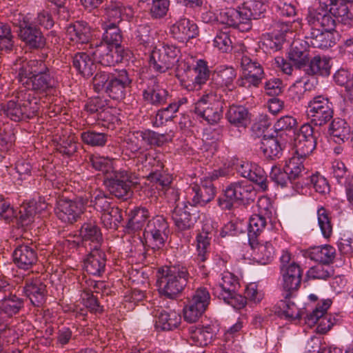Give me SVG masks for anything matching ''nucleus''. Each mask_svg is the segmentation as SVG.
<instances>
[{
  "label": "nucleus",
  "mask_w": 353,
  "mask_h": 353,
  "mask_svg": "<svg viewBox=\"0 0 353 353\" xmlns=\"http://www.w3.org/2000/svg\"><path fill=\"white\" fill-rule=\"evenodd\" d=\"M17 79L26 90L37 95L52 94L59 85L55 71L41 60H26L19 58L14 63Z\"/></svg>",
  "instance_id": "f257e3e1"
},
{
  "label": "nucleus",
  "mask_w": 353,
  "mask_h": 353,
  "mask_svg": "<svg viewBox=\"0 0 353 353\" xmlns=\"http://www.w3.org/2000/svg\"><path fill=\"white\" fill-rule=\"evenodd\" d=\"M158 273L159 292L170 299H176L183 292L190 279L187 268L179 264L164 266Z\"/></svg>",
  "instance_id": "f03ea898"
},
{
  "label": "nucleus",
  "mask_w": 353,
  "mask_h": 353,
  "mask_svg": "<svg viewBox=\"0 0 353 353\" xmlns=\"http://www.w3.org/2000/svg\"><path fill=\"white\" fill-rule=\"evenodd\" d=\"M30 90H21L15 97L3 106L4 114L11 120L19 121L34 117L40 109V97Z\"/></svg>",
  "instance_id": "7ed1b4c3"
},
{
  "label": "nucleus",
  "mask_w": 353,
  "mask_h": 353,
  "mask_svg": "<svg viewBox=\"0 0 353 353\" xmlns=\"http://www.w3.org/2000/svg\"><path fill=\"white\" fill-rule=\"evenodd\" d=\"M180 50L174 45L165 44L161 48H154L149 58L150 68L159 73H164L175 65Z\"/></svg>",
  "instance_id": "20e7f679"
},
{
  "label": "nucleus",
  "mask_w": 353,
  "mask_h": 353,
  "mask_svg": "<svg viewBox=\"0 0 353 353\" xmlns=\"http://www.w3.org/2000/svg\"><path fill=\"white\" fill-rule=\"evenodd\" d=\"M254 196V188L249 181L234 182L226 187L223 196L219 199V205L223 209L230 210L234 203L252 200Z\"/></svg>",
  "instance_id": "39448f33"
},
{
  "label": "nucleus",
  "mask_w": 353,
  "mask_h": 353,
  "mask_svg": "<svg viewBox=\"0 0 353 353\" xmlns=\"http://www.w3.org/2000/svg\"><path fill=\"white\" fill-rule=\"evenodd\" d=\"M136 177L130 172L125 170H117L108 175L104 183L110 193L118 199H128L132 195L131 186L137 183L134 181Z\"/></svg>",
  "instance_id": "423d86ee"
},
{
  "label": "nucleus",
  "mask_w": 353,
  "mask_h": 353,
  "mask_svg": "<svg viewBox=\"0 0 353 353\" xmlns=\"http://www.w3.org/2000/svg\"><path fill=\"white\" fill-rule=\"evenodd\" d=\"M194 112L210 125L218 123L223 115L221 103L212 92L203 94L194 103Z\"/></svg>",
  "instance_id": "0eeeda50"
},
{
  "label": "nucleus",
  "mask_w": 353,
  "mask_h": 353,
  "mask_svg": "<svg viewBox=\"0 0 353 353\" xmlns=\"http://www.w3.org/2000/svg\"><path fill=\"white\" fill-rule=\"evenodd\" d=\"M241 67L243 75L237 81L238 85L247 88L258 87L264 76L262 65L250 57L243 55L241 59Z\"/></svg>",
  "instance_id": "6e6552de"
},
{
  "label": "nucleus",
  "mask_w": 353,
  "mask_h": 353,
  "mask_svg": "<svg viewBox=\"0 0 353 353\" xmlns=\"http://www.w3.org/2000/svg\"><path fill=\"white\" fill-rule=\"evenodd\" d=\"M307 115L316 125H323L333 117L332 103L322 95L314 97L307 105Z\"/></svg>",
  "instance_id": "1a4fd4ad"
},
{
  "label": "nucleus",
  "mask_w": 353,
  "mask_h": 353,
  "mask_svg": "<svg viewBox=\"0 0 353 353\" xmlns=\"http://www.w3.org/2000/svg\"><path fill=\"white\" fill-rule=\"evenodd\" d=\"M85 209L82 199L74 200L61 199L54 209L57 218L65 223L72 224L77 222Z\"/></svg>",
  "instance_id": "9d476101"
},
{
  "label": "nucleus",
  "mask_w": 353,
  "mask_h": 353,
  "mask_svg": "<svg viewBox=\"0 0 353 353\" xmlns=\"http://www.w3.org/2000/svg\"><path fill=\"white\" fill-rule=\"evenodd\" d=\"M316 145V139L313 127L309 123L302 125L294 138V154L306 158L314 151Z\"/></svg>",
  "instance_id": "9b49d317"
},
{
  "label": "nucleus",
  "mask_w": 353,
  "mask_h": 353,
  "mask_svg": "<svg viewBox=\"0 0 353 353\" xmlns=\"http://www.w3.org/2000/svg\"><path fill=\"white\" fill-rule=\"evenodd\" d=\"M332 300L330 299L323 300L319 303L315 309L305 318V323L310 327L318 323L316 330L318 332L326 333L332 326L331 317L326 315L327 310L332 305Z\"/></svg>",
  "instance_id": "f8f14e48"
},
{
  "label": "nucleus",
  "mask_w": 353,
  "mask_h": 353,
  "mask_svg": "<svg viewBox=\"0 0 353 353\" xmlns=\"http://www.w3.org/2000/svg\"><path fill=\"white\" fill-rule=\"evenodd\" d=\"M122 51V49L110 47L107 43L96 44L94 47L90 45V53L93 59L95 61L106 67L113 66L116 63L121 62Z\"/></svg>",
  "instance_id": "ddd939ff"
},
{
  "label": "nucleus",
  "mask_w": 353,
  "mask_h": 353,
  "mask_svg": "<svg viewBox=\"0 0 353 353\" xmlns=\"http://www.w3.org/2000/svg\"><path fill=\"white\" fill-rule=\"evenodd\" d=\"M18 35L31 49H40L46 46V39L39 28L32 22L23 19L19 23Z\"/></svg>",
  "instance_id": "4468645a"
},
{
  "label": "nucleus",
  "mask_w": 353,
  "mask_h": 353,
  "mask_svg": "<svg viewBox=\"0 0 353 353\" xmlns=\"http://www.w3.org/2000/svg\"><path fill=\"white\" fill-rule=\"evenodd\" d=\"M132 79L125 70H114L112 72V78L105 87V92L114 100L125 98L127 88L130 87Z\"/></svg>",
  "instance_id": "2eb2a0df"
},
{
  "label": "nucleus",
  "mask_w": 353,
  "mask_h": 353,
  "mask_svg": "<svg viewBox=\"0 0 353 353\" xmlns=\"http://www.w3.org/2000/svg\"><path fill=\"white\" fill-rule=\"evenodd\" d=\"M13 261L21 270L31 271L38 262V254L36 246L28 244L19 245L12 253Z\"/></svg>",
  "instance_id": "dca6fc26"
},
{
  "label": "nucleus",
  "mask_w": 353,
  "mask_h": 353,
  "mask_svg": "<svg viewBox=\"0 0 353 353\" xmlns=\"http://www.w3.org/2000/svg\"><path fill=\"white\" fill-rule=\"evenodd\" d=\"M281 273L283 278L282 296L284 299L290 298L293 293L300 288L302 270L297 263L292 262L291 266L283 268Z\"/></svg>",
  "instance_id": "f3484780"
},
{
  "label": "nucleus",
  "mask_w": 353,
  "mask_h": 353,
  "mask_svg": "<svg viewBox=\"0 0 353 353\" xmlns=\"http://www.w3.org/2000/svg\"><path fill=\"white\" fill-rule=\"evenodd\" d=\"M23 293L32 305L41 307L46 300V285L38 277H27L25 279Z\"/></svg>",
  "instance_id": "a211bd4d"
},
{
  "label": "nucleus",
  "mask_w": 353,
  "mask_h": 353,
  "mask_svg": "<svg viewBox=\"0 0 353 353\" xmlns=\"http://www.w3.org/2000/svg\"><path fill=\"white\" fill-rule=\"evenodd\" d=\"M168 224L163 216H157L150 220L145 228L147 237H151L154 246L159 248L164 245L168 238Z\"/></svg>",
  "instance_id": "6ab92c4d"
},
{
  "label": "nucleus",
  "mask_w": 353,
  "mask_h": 353,
  "mask_svg": "<svg viewBox=\"0 0 353 353\" xmlns=\"http://www.w3.org/2000/svg\"><path fill=\"white\" fill-rule=\"evenodd\" d=\"M189 191L193 205H205L214 198L216 194L215 188L210 180L201 181L200 184L192 185Z\"/></svg>",
  "instance_id": "aec40b11"
},
{
  "label": "nucleus",
  "mask_w": 353,
  "mask_h": 353,
  "mask_svg": "<svg viewBox=\"0 0 353 353\" xmlns=\"http://www.w3.org/2000/svg\"><path fill=\"white\" fill-rule=\"evenodd\" d=\"M240 8L241 15H243V21H244V26L241 28L242 32L251 29V21L262 17L266 10L265 3L256 0L247 1Z\"/></svg>",
  "instance_id": "412c9836"
},
{
  "label": "nucleus",
  "mask_w": 353,
  "mask_h": 353,
  "mask_svg": "<svg viewBox=\"0 0 353 353\" xmlns=\"http://www.w3.org/2000/svg\"><path fill=\"white\" fill-rule=\"evenodd\" d=\"M143 98L147 103L159 106L167 102L169 98L168 91L159 85L157 79L149 80L147 88L143 91Z\"/></svg>",
  "instance_id": "4be33fe9"
},
{
  "label": "nucleus",
  "mask_w": 353,
  "mask_h": 353,
  "mask_svg": "<svg viewBox=\"0 0 353 353\" xmlns=\"http://www.w3.org/2000/svg\"><path fill=\"white\" fill-rule=\"evenodd\" d=\"M172 37L181 42L188 41L199 34L196 23L187 18H182L170 28Z\"/></svg>",
  "instance_id": "5701e85b"
},
{
  "label": "nucleus",
  "mask_w": 353,
  "mask_h": 353,
  "mask_svg": "<svg viewBox=\"0 0 353 353\" xmlns=\"http://www.w3.org/2000/svg\"><path fill=\"white\" fill-rule=\"evenodd\" d=\"M189 343L192 345L205 346L211 343L213 337L218 331L217 325L214 323L203 325L201 327L192 326L189 329Z\"/></svg>",
  "instance_id": "b1692460"
},
{
  "label": "nucleus",
  "mask_w": 353,
  "mask_h": 353,
  "mask_svg": "<svg viewBox=\"0 0 353 353\" xmlns=\"http://www.w3.org/2000/svg\"><path fill=\"white\" fill-rule=\"evenodd\" d=\"M90 250L91 252L84 260V269L90 274L101 276L105 269V254L99 248Z\"/></svg>",
  "instance_id": "393cba45"
},
{
  "label": "nucleus",
  "mask_w": 353,
  "mask_h": 353,
  "mask_svg": "<svg viewBox=\"0 0 353 353\" xmlns=\"http://www.w3.org/2000/svg\"><path fill=\"white\" fill-rule=\"evenodd\" d=\"M155 316V328L161 331H170L177 328L181 321L180 314L174 310H158Z\"/></svg>",
  "instance_id": "a878e982"
},
{
  "label": "nucleus",
  "mask_w": 353,
  "mask_h": 353,
  "mask_svg": "<svg viewBox=\"0 0 353 353\" xmlns=\"http://www.w3.org/2000/svg\"><path fill=\"white\" fill-rule=\"evenodd\" d=\"M210 70L208 63L203 59H199L191 70L190 81L192 84L186 85L188 90H200L201 85L205 84L210 77Z\"/></svg>",
  "instance_id": "bb28decb"
},
{
  "label": "nucleus",
  "mask_w": 353,
  "mask_h": 353,
  "mask_svg": "<svg viewBox=\"0 0 353 353\" xmlns=\"http://www.w3.org/2000/svg\"><path fill=\"white\" fill-rule=\"evenodd\" d=\"M91 56L89 49L86 52H77L72 58L74 68L84 77H91L97 69L95 60Z\"/></svg>",
  "instance_id": "cd10ccee"
},
{
  "label": "nucleus",
  "mask_w": 353,
  "mask_h": 353,
  "mask_svg": "<svg viewBox=\"0 0 353 353\" xmlns=\"http://www.w3.org/2000/svg\"><path fill=\"white\" fill-rule=\"evenodd\" d=\"M335 30H310L306 37L307 42L316 48H328L335 44Z\"/></svg>",
  "instance_id": "c85d7f7f"
},
{
  "label": "nucleus",
  "mask_w": 353,
  "mask_h": 353,
  "mask_svg": "<svg viewBox=\"0 0 353 353\" xmlns=\"http://www.w3.org/2000/svg\"><path fill=\"white\" fill-rule=\"evenodd\" d=\"M68 39L76 43H88L91 39L90 28L85 22L77 21L70 24L66 30Z\"/></svg>",
  "instance_id": "c756f323"
},
{
  "label": "nucleus",
  "mask_w": 353,
  "mask_h": 353,
  "mask_svg": "<svg viewBox=\"0 0 353 353\" xmlns=\"http://www.w3.org/2000/svg\"><path fill=\"white\" fill-rule=\"evenodd\" d=\"M172 218L176 227L180 230L190 229L196 222V218L189 211L188 205H176L172 211Z\"/></svg>",
  "instance_id": "7c9ffc66"
},
{
  "label": "nucleus",
  "mask_w": 353,
  "mask_h": 353,
  "mask_svg": "<svg viewBox=\"0 0 353 353\" xmlns=\"http://www.w3.org/2000/svg\"><path fill=\"white\" fill-rule=\"evenodd\" d=\"M236 77V72L232 67L221 65L214 72L212 80L218 87H225L231 90Z\"/></svg>",
  "instance_id": "2f4dec72"
},
{
  "label": "nucleus",
  "mask_w": 353,
  "mask_h": 353,
  "mask_svg": "<svg viewBox=\"0 0 353 353\" xmlns=\"http://www.w3.org/2000/svg\"><path fill=\"white\" fill-rule=\"evenodd\" d=\"M307 256L311 260L323 265H329L334 262L336 249L330 245L314 246L308 250Z\"/></svg>",
  "instance_id": "473e14b6"
},
{
  "label": "nucleus",
  "mask_w": 353,
  "mask_h": 353,
  "mask_svg": "<svg viewBox=\"0 0 353 353\" xmlns=\"http://www.w3.org/2000/svg\"><path fill=\"white\" fill-rule=\"evenodd\" d=\"M331 65L330 59L325 57H321L319 55L314 56L310 59L304 72L305 74L314 76L327 77L330 74Z\"/></svg>",
  "instance_id": "72a5a7b5"
},
{
  "label": "nucleus",
  "mask_w": 353,
  "mask_h": 353,
  "mask_svg": "<svg viewBox=\"0 0 353 353\" xmlns=\"http://www.w3.org/2000/svg\"><path fill=\"white\" fill-rule=\"evenodd\" d=\"M80 236L85 241H90V249L100 248L102 234L94 222L85 223L80 229Z\"/></svg>",
  "instance_id": "f704fd0d"
},
{
  "label": "nucleus",
  "mask_w": 353,
  "mask_h": 353,
  "mask_svg": "<svg viewBox=\"0 0 353 353\" xmlns=\"http://www.w3.org/2000/svg\"><path fill=\"white\" fill-rule=\"evenodd\" d=\"M350 127L347 123L341 119L336 118L330 125L328 132L333 141L339 144L344 143L350 138Z\"/></svg>",
  "instance_id": "c9c22d12"
},
{
  "label": "nucleus",
  "mask_w": 353,
  "mask_h": 353,
  "mask_svg": "<svg viewBox=\"0 0 353 353\" xmlns=\"http://www.w3.org/2000/svg\"><path fill=\"white\" fill-rule=\"evenodd\" d=\"M225 117L228 122L236 127L245 128L250 123L249 112L242 105L230 106Z\"/></svg>",
  "instance_id": "e433bc0d"
},
{
  "label": "nucleus",
  "mask_w": 353,
  "mask_h": 353,
  "mask_svg": "<svg viewBox=\"0 0 353 353\" xmlns=\"http://www.w3.org/2000/svg\"><path fill=\"white\" fill-rule=\"evenodd\" d=\"M102 28L104 33L100 43H107L110 47L122 49L121 44L123 37L118 26L103 23Z\"/></svg>",
  "instance_id": "4c0bfd02"
},
{
  "label": "nucleus",
  "mask_w": 353,
  "mask_h": 353,
  "mask_svg": "<svg viewBox=\"0 0 353 353\" xmlns=\"http://www.w3.org/2000/svg\"><path fill=\"white\" fill-rule=\"evenodd\" d=\"M267 219L268 218L258 214H253L250 218L248 236L251 248H254V245L257 244V238L265 228Z\"/></svg>",
  "instance_id": "58836bf2"
},
{
  "label": "nucleus",
  "mask_w": 353,
  "mask_h": 353,
  "mask_svg": "<svg viewBox=\"0 0 353 353\" xmlns=\"http://www.w3.org/2000/svg\"><path fill=\"white\" fill-rule=\"evenodd\" d=\"M345 2L347 1L339 0L336 6H332V14L341 25L350 28L353 26V12Z\"/></svg>",
  "instance_id": "ea45409f"
},
{
  "label": "nucleus",
  "mask_w": 353,
  "mask_h": 353,
  "mask_svg": "<svg viewBox=\"0 0 353 353\" xmlns=\"http://www.w3.org/2000/svg\"><path fill=\"white\" fill-rule=\"evenodd\" d=\"M261 150L267 159L279 158L282 153L281 145L277 138L264 136L261 143Z\"/></svg>",
  "instance_id": "a19ab883"
},
{
  "label": "nucleus",
  "mask_w": 353,
  "mask_h": 353,
  "mask_svg": "<svg viewBox=\"0 0 353 353\" xmlns=\"http://www.w3.org/2000/svg\"><path fill=\"white\" fill-rule=\"evenodd\" d=\"M136 139H140L142 142L149 145L161 146L169 141L170 139L164 134H159L152 130L137 131L134 133Z\"/></svg>",
  "instance_id": "79ce46f5"
},
{
  "label": "nucleus",
  "mask_w": 353,
  "mask_h": 353,
  "mask_svg": "<svg viewBox=\"0 0 353 353\" xmlns=\"http://www.w3.org/2000/svg\"><path fill=\"white\" fill-rule=\"evenodd\" d=\"M288 57L296 68L303 70L310 59L309 52L303 46H298L295 43L292 45Z\"/></svg>",
  "instance_id": "37998d69"
},
{
  "label": "nucleus",
  "mask_w": 353,
  "mask_h": 353,
  "mask_svg": "<svg viewBox=\"0 0 353 353\" xmlns=\"http://www.w3.org/2000/svg\"><path fill=\"white\" fill-rule=\"evenodd\" d=\"M23 307V300L15 294H9L5 296L0 302L1 312L12 316L17 314Z\"/></svg>",
  "instance_id": "c03bdc74"
},
{
  "label": "nucleus",
  "mask_w": 353,
  "mask_h": 353,
  "mask_svg": "<svg viewBox=\"0 0 353 353\" xmlns=\"http://www.w3.org/2000/svg\"><path fill=\"white\" fill-rule=\"evenodd\" d=\"M211 239V233L205 232L203 230L197 234L196 238V247L197 252L196 260L198 262H204L208 258Z\"/></svg>",
  "instance_id": "a18cd8bd"
},
{
  "label": "nucleus",
  "mask_w": 353,
  "mask_h": 353,
  "mask_svg": "<svg viewBox=\"0 0 353 353\" xmlns=\"http://www.w3.org/2000/svg\"><path fill=\"white\" fill-rule=\"evenodd\" d=\"M163 168V164L158 161L157 168L152 169L148 176L149 180L157 184V188L160 192L165 190L167 187H169L172 181V178L170 175L161 172Z\"/></svg>",
  "instance_id": "49530a36"
},
{
  "label": "nucleus",
  "mask_w": 353,
  "mask_h": 353,
  "mask_svg": "<svg viewBox=\"0 0 353 353\" xmlns=\"http://www.w3.org/2000/svg\"><path fill=\"white\" fill-rule=\"evenodd\" d=\"M220 17L222 23L236 28L239 30L244 26V21H243V15H241L240 7H239V9H225L220 12Z\"/></svg>",
  "instance_id": "de8ad7c7"
},
{
  "label": "nucleus",
  "mask_w": 353,
  "mask_h": 353,
  "mask_svg": "<svg viewBox=\"0 0 353 353\" xmlns=\"http://www.w3.org/2000/svg\"><path fill=\"white\" fill-rule=\"evenodd\" d=\"M236 281L232 277V275L227 272L222 277V282L219 283L214 288L213 294L221 299L228 294L234 293L237 285Z\"/></svg>",
  "instance_id": "09e8293b"
},
{
  "label": "nucleus",
  "mask_w": 353,
  "mask_h": 353,
  "mask_svg": "<svg viewBox=\"0 0 353 353\" xmlns=\"http://www.w3.org/2000/svg\"><path fill=\"white\" fill-rule=\"evenodd\" d=\"M254 259L259 263L265 265L268 263L273 258L274 249L270 242H265L264 244H255L254 248Z\"/></svg>",
  "instance_id": "8fccbe9b"
},
{
  "label": "nucleus",
  "mask_w": 353,
  "mask_h": 353,
  "mask_svg": "<svg viewBox=\"0 0 353 353\" xmlns=\"http://www.w3.org/2000/svg\"><path fill=\"white\" fill-rule=\"evenodd\" d=\"M305 159L294 154L286 161L284 166L285 170H286L291 180H296L302 176L303 172L305 171V168L303 165Z\"/></svg>",
  "instance_id": "3c124183"
},
{
  "label": "nucleus",
  "mask_w": 353,
  "mask_h": 353,
  "mask_svg": "<svg viewBox=\"0 0 353 353\" xmlns=\"http://www.w3.org/2000/svg\"><path fill=\"white\" fill-rule=\"evenodd\" d=\"M81 139L86 145L92 147H103L108 141V135L104 132L88 130L81 133Z\"/></svg>",
  "instance_id": "603ef678"
},
{
  "label": "nucleus",
  "mask_w": 353,
  "mask_h": 353,
  "mask_svg": "<svg viewBox=\"0 0 353 353\" xmlns=\"http://www.w3.org/2000/svg\"><path fill=\"white\" fill-rule=\"evenodd\" d=\"M120 110L110 107H105L99 114L98 120L103 121L102 125L108 128L114 129L116 125L121 123Z\"/></svg>",
  "instance_id": "864d4df0"
},
{
  "label": "nucleus",
  "mask_w": 353,
  "mask_h": 353,
  "mask_svg": "<svg viewBox=\"0 0 353 353\" xmlns=\"http://www.w3.org/2000/svg\"><path fill=\"white\" fill-rule=\"evenodd\" d=\"M101 219L105 228L115 230L123 220L121 210L118 207L113 206L110 211L102 213Z\"/></svg>",
  "instance_id": "5fc2aeb1"
},
{
  "label": "nucleus",
  "mask_w": 353,
  "mask_h": 353,
  "mask_svg": "<svg viewBox=\"0 0 353 353\" xmlns=\"http://www.w3.org/2000/svg\"><path fill=\"white\" fill-rule=\"evenodd\" d=\"M135 40L144 48L152 47L154 43L152 30L150 25L143 23L138 26L134 32Z\"/></svg>",
  "instance_id": "6e6d98bb"
},
{
  "label": "nucleus",
  "mask_w": 353,
  "mask_h": 353,
  "mask_svg": "<svg viewBox=\"0 0 353 353\" xmlns=\"http://www.w3.org/2000/svg\"><path fill=\"white\" fill-rule=\"evenodd\" d=\"M148 216L149 212L148 210L144 208L134 210L130 214L128 228L132 230L141 229Z\"/></svg>",
  "instance_id": "4d7b16f0"
},
{
  "label": "nucleus",
  "mask_w": 353,
  "mask_h": 353,
  "mask_svg": "<svg viewBox=\"0 0 353 353\" xmlns=\"http://www.w3.org/2000/svg\"><path fill=\"white\" fill-rule=\"evenodd\" d=\"M90 163L95 170L101 171L105 174V179H107L108 175H110V173H114L117 171L113 167L112 159L107 157L92 156L90 158Z\"/></svg>",
  "instance_id": "13d9d810"
},
{
  "label": "nucleus",
  "mask_w": 353,
  "mask_h": 353,
  "mask_svg": "<svg viewBox=\"0 0 353 353\" xmlns=\"http://www.w3.org/2000/svg\"><path fill=\"white\" fill-rule=\"evenodd\" d=\"M14 43V36L10 26L0 22V50L10 52L13 49Z\"/></svg>",
  "instance_id": "bf43d9fd"
},
{
  "label": "nucleus",
  "mask_w": 353,
  "mask_h": 353,
  "mask_svg": "<svg viewBox=\"0 0 353 353\" xmlns=\"http://www.w3.org/2000/svg\"><path fill=\"white\" fill-rule=\"evenodd\" d=\"M210 296L209 292L205 288H199L188 299V303L205 311L210 303Z\"/></svg>",
  "instance_id": "052dcab7"
},
{
  "label": "nucleus",
  "mask_w": 353,
  "mask_h": 353,
  "mask_svg": "<svg viewBox=\"0 0 353 353\" xmlns=\"http://www.w3.org/2000/svg\"><path fill=\"white\" fill-rule=\"evenodd\" d=\"M290 298L285 299V300H281L278 303V307L281 310V312L285 317L290 321L299 319L301 312L296 305L290 301Z\"/></svg>",
  "instance_id": "680f3d73"
},
{
  "label": "nucleus",
  "mask_w": 353,
  "mask_h": 353,
  "mask_svg": "<svg viewBox=\"0 0 353 353\" xmlns=\"http://www.w3.org/2000/svg\"><path fill=\"white\" fill-rule=\"evenodd\" d=\"M125 8L120 2H111L105 10V15L108 19L106 23L117 25L121 21Z\"/></svg>",
  "instance_id": "e2e57ef3"
},
{
  "label": "nucleus",
  "mask_w": 353,
  "mask_h": 353,
  "mask_svg": "<svg viewBox=\"0 0 353 353\" xmlns=\"http://www.w3.org/2000/svg\"><path fill=\"white\" fill-rule=\"evenodd\" d=\"M77 149V143L74 136L63 137L60 138L57 144V150L67 157L74 154Z\"/></svg>",
  "instance_id": "0e129e2a"
},
{
  "label": "nucleus",
  "mask_w": 353,
  "mask_h": 353,
  "mask_svg": "<svg viewBox=\"0 0 353 353\" xmlns=\"http://www.w3.org/2000/svg\"><path fill=\"white\" fill-rule=\"evenodd\" d=\"M110 199L103 192L96 190L92 196L91 203H93L94 208L102 214L112 208Z\"/></svg>",
  "instance_id": "69168bd1"
},
{
  "label": "nucleus",
  "mask_w": 353,
  "mask_h": 353,
  "mask_svg": "<svg viewBox=\"0 0 353 353\" xmlns=\"http://www.w3.org/2000/svg\"><path fill=\"white\" fill-rule=\"evenodd\" d=\"M318 223L322 234L325 238H329L332 234V225L327 211L321 208L317 211Z\"/></svg>",
  "instance_id": "338daca9"
},
{
  "label": "nucleus",
  "mask_w": 353,
  "mask_h": 353,
  "mask_svg": "<svg viewBox=\"0 0 353 353\" xmlns=\"http://www.w3.org/2000/svg\"><path fill=\"white\" fill-rule=\"evenodd\" d=\"M214 46L222 52H229L232 48V41L227 32L219 31L214 39Z\"/></svg>",
  "instance_id": "774afa93"
}]
</instances>
